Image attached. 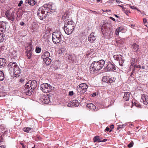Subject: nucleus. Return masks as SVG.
<instances>
[{"mask_svg":"<svg viewBox=\"0 0 148 148\" xmlns=\"http://www.w3.org/2000/svg\"><path fill=\"white\" fill-rule=\"evenodd\" d=\"M24 22H23V21H21L20 22V25H21V26H23V25H24Z\"/></svg>","mask_w":148,"mask_h":148,"instance_id":"obj_56","label":"nucleus"},{"mask_svg":"<svg viewBox=\"0 0 148 148\" xmlns=\"http://www.w3.org/2000/svg\"><path fill=\"white\" fill-rule=\"evenodd\" d=\"M87 107L89 109H91L92 110H93L95 111L97 110L96 109V106L92 103H89L87 105Z\"/></svg>","mask_w":148,"mask_h":148,"instance_id":"obj_20","label":"nucleus"},{"mask_svg":"<svg viewBox=\"0 0 148 148\" xmlns=\"http://www.w3.org/2000/svg\"><path fill=\"white\" fill-rule=\"evenodd\" d=\"M8 71L10 74H13L15 77H18L21 73V70L15 62H10L8 65Z\"/></svg>","mask_w":148,"mask_h":148,"instance_id":"obj_1","label":"nucleus"},{"mask_svg":"<svg viewBox=\"0 0 148 148\" xmlns=\"http://www.w3.org/2000/svg\"><path fill=\"white\" fill-rule=\"evenodd\" d=\"M41 51V49L39 47H36V52L37 53H40Z\"/></svg>","mask_w":148,"mask_h":148,"instance_id":"obj_34","label":"nucleus"},{"mask_svg":"<svg viewBox=\"0 0 148 148\" xmlns=\"http://www.w3.org/2000/svg\"><path fill=\"white\" fill-rule=\"evenodd\" d=\"M40 89L44 93H48L54 89V88L50 84L47 83H44L40 85Z\"/></svg>","mask_w":148,"mask_h":148,"instance_id":"obj_5","label":"nucleus"},{"mask_svg":"<svg viewBox=\"0 0 148 148\" xmlns=\"http://www.w3.org/2000/svg\"><path fill=\"white\" fill-rule=\"evenodd\" d=\"M46 10V12L53 13L56 9L55 5L52 3H49L48 4H45L43 5Z\"/></svg>","mask_w":148,"mask_h":148,"instance_id":"obj_6","label":"nucleus"},{"mask_svg":"<svg viewBox=\"0 0 148 148\" xmlns=\"http://www.w3.org/2000/svg\"><path fill=\"white\" fill-rule=\"evenodd\" d=\"M141 68L142 69H145V66H142Z\"/></svg>","mask_w":148,"mask_h":148,"instance_id":"obj_63","label":"nucleus"},{"mask_svg":"<svg viewBox=\"0 0 148 148\" xmlns=\"http://www.w3.org/2000/svg\"><path fill=\"white\" fill-rule=\"evenodd\" d=\"M134 105H135V106H136L138 108H140L141 107V106L138 103H135L134 104Z\"/></svg>","mask_w":148,"mask_h":148,"instance_id":"obj_46","label":"nucleus"},{"mask_svg":"<svg viewBox=\"0 0 148 148\" xmlns=\"http://www.w3.org/2000/svg\"><path fill=\"white\" fill-rule=\"evenodd\" d=\"M114 125H113L112 124L110 125V127L111 129V130H112V129L114 128Z\"/></svg>","mask_w":148,"mask_h":148,"instance_id":"obj_54","label":"nucleus"},{"mask_svg":"<svg viewBox=\"0 0 148 148\" xmlns=\"http://www.w3.org/2000/svg\"><path fill=\"white\" fill-rule=\"evenodd\" d=\"M143 21L144 23L145 24L146 23L147 19L146 18H144L143 19Z\"/></svg>","mask_w":148,"mask_h":148,"instance_id":"obj_53","label":"nucleus"},{"mask_svg":"<svg viewBox=\"0 0 148 148\" xmlns=\"http://www.w3.org/2000/svg\"><path fill=\"white\" fill-rule=\"evenodd\" d=\"M65 51V49L64 47H61V48H59L58 51V53L59 54H62Z\"/></svg>","mask_w":148,"mask_h":148,"instance_id":"obj_28","label":"nucleus"},{"mask_svg":"<svg viewBox=\"0 0 148 148\" xmlns=\"http://www.w3.org/2000/svg\"><path fill=\"white\" fill-rule=\"evenodd\" d=\"M21 145L22 146L23 148H25V146L23 143H21Z\"/></svg>","mask_w":148,"mask_h":148,"instance_id":"obj_59","label":"nucleus"},{"mask_svg":"<svg viewBox=\"0 0 148 148\" xmlns=\"http://www.w3.org/2000/svg\"><path fill=\"white\" fill-rule=\"evenodd\" d=\"M26 2L29 5H34L36 3L34 0H26Z\"/></svg>","mask_w":148,"mask_h":148,"instance_id":"obj_26","label":"nucleus"},{"mask_svg":"<svg viewBox=\"0 0 148 148\" xmlns=\"http://www.w3.org/2000/svg\"><path fill=\"white\" fill-rule=\"evenodd\" d=\"M105 69L106 70L109 71H114L116 69L115 65L111 62H109Z\"/></svg>","mask_w":148,"mask_h":148,"instance_id":"obj_11","label":"nucleus"},{"mask_svg":"<svg viewBox=\"0 0 148 148\" xmlns=\"http://www.w3.org/2000/svg\"><path fill=\"white\" fill-rule=\"evenodd\" d=\"M64 25L66 27H68L71 29H74L75 25V23L72 20L68 21L66 23H65Z\"/></svg>","mask_w":148,"mask_h":148,"instance_id":"obj_15","label":"nucleus"},{"mask_svg":"<svg viewBox=\"0 0 148 148\" xmlns=\"http://www.w3.org/2000/svg\"><path fill=\"white\" fill-rule=\"evenodd\" d=\"M88 86L86 83H82L77 86V90L80 94H84L86 91Z\"/></svg>","mask_w":148,"mask_h":148,"instance_id":"obj_8","label":"nucleus"},{"mask_svg":"<svg viewBox=\"0 0 148 148\" xmlns=\"http://www.w3.org/2000/svg\"><path fill=\"white\" fill-rule=\"evenodd\" d=\"M126 124H124L122 125H118L117 128V130H119L120 128H124L125 126H126Z\"/></svg>","mask_w":148,"mask_h":148,"instance_id":"obj_32","label":"nucleus"},{"mask_svg":"<svg viewBox=\"0 0 148 148\" xmlns=\"http://www.w3.org/2000/svg\"><path fill=\"white\" fill-rule=\"evenodd\" d=\"M5 129V127L3 125H0V130H4Z\"/></svg>","mask_w":148,"mask_h":148,"instance_id":"obj_42","label":"nucleus"},{"mask_svg":"<svg viewBox=\"0 0 148 148\" xmlns=\"http://www.w3.org/2000/svg\"><path fill=\"white\" fill-rule=\"evenodd\" d=\"M14 14L15 12L14 11L10 13V10H8L6 12L5 15L8 19L11 22H13L15 18Z\"/></svg>","mask_w":148,"mask_h":148,"instance_id":"obj_9","label":"nucleus"},{"mask_svg":"<svg viewBox=\"0 0 148 148\" xmlns=\"http://www.w3.org/2000/svg\"><path fill=\"white\" fill-rule=\"evenodd\" d=\"M109 24L107 23H104L102 25L101 27V31L102 33H106L108 30V26Z\"/></svg>","mask_w":148,"mask_h":148,"instance_id":"obj_18","label":"nucleus"},{"mask_svg":"<svg viewBox=\"0 0 148 148\" xmlns=\"http://www.w3.org/2000/svg\"><path fill=\"white\" fill-rule=\"evenodd\" d=\"M115 79L114 77H111L109 79V82L110 83H112L114 82Z\"/></svg>","mask_w":148,"mask_h":148,"instance_id":"obj_38","label":"nucleus"},{"mask_svg":"<svg viewBox=\"0 0 148 148\" xmlns=\"http://www.w3.org/2000/svg\"><path fill=\"white\" fill-rule=\"evenodd\" d=\"M134 67H136L137 68H141V66L140 65H135L134 66Z\"/></svg>","mask_w":148,"mask_h":148,"instance_id":"obj_48","label":"nucleus"},{"mask_svg":"<svg viewBox=\"0 0 148 148\" xmlns=\"http://www.w3.org/2000/svg\"><path fill=\"white\" fill-rule=\"evenodd\" d=\"M116 2L118 3L119 4H120L121 3V1H120L119 0H116Z\"/></svg>","mask_w":148,"mask_h":148,"instance_id":"obj_52","label":"nucleus"},{"mask_svg":"<svg viewBox=\"0 0 148 148\" xmlns=\"http://www.w3.org/2000/svg\"><path fill=\"white\" fill-rule=\"evenodd\" d=\"M141 101L143 102L145 105H148V96L144 95H142L141 97Z\"/></svg>","mask_w":148,"mask_h":148,"instance_id":"obj_16","label":"nucleus"},{"mask_svg":"<svg viewBox=\"0 0 148 148\" xmlns=\"http://www.w3.org/2000/svg\"><path fill=\"white\" fill-rule=\"evenodd\" d=\"M94 33H91L88 38V41L91 42H93L96 39V37L94 36Z\"/></svg>","mask_w":148,"mask_h":148,"instance_id":"obj_19","label":"nucleus"},{"mask_svg":"<svg viewBox=\"0 0 148 148\" xmlns=\"http://www.w3.org/2000/svg\"><path fill=\"white\" fill-rule=\"evenodd\" d=\"M120 28H117L115 31V34L116 35H118L119 34V33L120 32L119 31Z\"/></svg>","mask_w":148,"mask_h":148,"instance_id":"obj_43","label":"nucleus"},{"mask_svg":"<svg viewBox=\"0 0 148 148\" xmlns=\"http://www.w3.org/2000/svg\"><path fill=\"white\" fill-rule=\"evenodd\" d=\"M121 60H120V61H119V65L121 66H123V63L124 62V60L123 59H121Z\"/></svg>","mask_w":148,"mask_h":148,"instance_id":"obj_37","label":"nucleus"},{"mask_svg":"<svg viewBox=\"0 0 148 148\" xmlns=\"http://www.w3.org/2000/svg\"><path fill=\"white\" fill-rule=\"evenodd\" d=\"M40 101L43 103L47 104L50 101V98L48 95H42Z\"/></svg>","mask_w":148,"mask_h":148,"instance_id":"obj_10","label":"nucleus"},{"mask_svg":"<svg viewBox=\"0 0 148 148\" xmlns=\"http://www.w3.org/2000/svg\"><path fill=\"white\" fill-rule=\"evenodd\" d=\"M100 136H97L94 137L93 138V142L94 143L97 142H101V140L100 138Z\"/></svg>","mask_w":148,"mask_h":148,"instance_id":"obj_25","label":"nucleus"},{"mask_svg":"<svg viewBox=\"0 0 148 148\" xmlns=\"http://www.w3.org/2000/svg\"><path fill=\"white\" fill-rule=\"evenodd\" d=\"M50 56L49 53L48 51L45 52L44 54L42 56V58L44 59L46 58H48Z\"/></svg>","mask_w":148,"mask_h":148,"instance_id":"obj_23","label":"nucleus"},{"mask_svg":"<svg viewBox=\"0 0 148 148\" xmlns=\"http://www.w3.org/2000/svg\"><path fill=\"white\" fill-rule=\"evenodd\" d=\"M64 29L65 33L68 35L71 34L73 30V29L68 27H66L65 25H64Z\"/></svg>","mask_w":148,"mask_h":148,"instance_id":"obj_17","label":"nucleus"},{"mask_svg":"<svg viewBox=\"0 0 148 148\" xmlns=\"http://www.w3.org/2000/svg\"><path fill=\"white\" fill-rule=\"evenodd\" d=\"M118 28H120L119 31L122 32H123L126 31V30L125 29L123 28L122 27H119Z\"/></svg>","mask_w":148,"mask_h":148,"instance_id":"obj_41","label":"nucleus"},{"mask_svg":"<svg viewBox=\"0 0 148 148\" xmlns=\"http://www.w3.org/2000/svg\"><path fill=\"white\" fill-rule=\"evenodd\" d=\"M25 49L26 50V56L28 59H31L32 57V53L33 50L32 47H29V48L27 49L26 47Z\"/></svg>","mask_w":148,"mask_h":148,"instance_id":"obj_12","label":"nucleus"},{"mask_svg":"<svg viewBox=\"0 0 148 148\" xmlns=\"http://www.w3.org/2000/svg\"><path fill=\"white\" fill-rule=\"evenodd\" d=\"M73 94V91H70L69 93V95L70 96H72Z\"/></svg>","mask_w":148,"mask_h":148,"instance_id":"obj_49","label":"nucleus"},{"mask_svg":"<svg viewBox=\"0 0 148 148\" xmlns=\"http://www.w3.org/2000/svg\"><path fill=\"white\" fill-rule=\"evenodd\" d=\"M130 8L133 9H135L136 10V8L134 6L132 5H130Z\"/></svg>","mask_w":148,"mask_h":148,"instance_id":"obj_47","label":"nucleus"},{"mask_svg":"<svg viewBox=\"0 0 148 148\" xmlns=\"http://www.w3.org/2000/svg\"><path fill=\"white\" fill-rule=\"evenodd\" d=\"M45 9L43 5L39 8L38 11V15L40 20H42L46 17L47 14H45Z\"/></svg>","mask_w":148,"mask_h":148,"instance_id":"obj_7","label":"nucleus"},{"mask_svg":"<svg viewBox=\"0 0 148 148\" xmlns=\"http://www.w3.org/2000/svg\"><path fill=\"white\" fill-rule=\"evenodd\" d=\"M133 73H134V71H132L131 73V74H130V76H132V75L133 74Z\"/></svg>","mask_w":148,"mask_h":148,"instance_id":"obj_62","label":"nucleus"},{"mask_svg":"<svg viewBox=\"0 0 148 148\" xmlns=\"http://www.w3.org/2000/svg\"><path fill=\"white\" fill-rule=\"evenodd\" d=\"M105 130L106 131L109 132H111L112 131V130H110V128L108 127L106 128Z\"/></svg>","mask_w":148,"mask_h":148,"instance_id":"obj_44","label":"nucleus"},{"mask_svg":"<svg viewBox=\"0 0 148 148\" xmlns=\"http://www.w3.org/2000/svg\"><path fill=\"white\" fill-rule=\"evenodd\" d=\"M52 40L55 44L60 43H61L62 38V35L60 31H57L53 33L52 35Z\"/></svg>","mask_w":148,"mask_h":148,"instance_id":"obj_4","label":"nucleus"},{"mask_svg":"<svg viewBox=\"0 0 148 148\" xmlns=\"http://www.w3.org/2000/svg\"><path fill=\"white\" fill-rule=\"evenodd\" d=\"M110 19H111V20H112L113 21H115V18H113L112 17H110Z\"/></svg>","mask_w":148,"mask_h":148,"instance_id":"obj_55","label":"nucleus"},{"mask_svg":"<svg viewBox=\"0 0 148 148\" xmlns=\"http://www.w3.org/2000/svg\"><path fill=\"white\" fill-rule=\"evenodd\" d=\"M3 35L2 34L0 33V42L3 41L4 40Z\"/></svg>","mask_w":148,"mask_h":148,"instance_id":"obj_36","label":"nucleus"},{"mask_svg":"<svg viewBox=\"0 0 148 148\" xmlns=\"http://www.w3.org/2000/svg\"><path fill=\"white\" fill-rule=\"evenodd\" d=\"M124 11V12L127 15H128V13H130V11L128 10H125V11Z\"/></svg>","mask_w":148,"mask_h":148,"instance_id":"obj_45","label":"nucleus"},{"mask_svg":"<svg viewBox=\"0 0 148 148\" xmlns=\"http://www.w3.org/2000/svg\"><path fill=\"white\" fill-rule=\"evenodd\" d=\"M79 104V102L77 100H73L71 101L68 103V106L72 107L73 106L77 107Z\"/></svg>","mask_w":148,"mask_h":148,"instance_id":"obj_14","label":"nucleus"},{"mask_svg":"<svg viewBox=\"0 0 148 148\" xmlns=\"http://www.w3.org/2000/svg\"><path fill=\"white\" fill-rule=\"evenodd\" d=\"M22 15V12H21V11L20 12L19 14H17V16L19 19H21V18Z\"/></svg>","mask_w":148,"mask_h":148,"instance_id":"obj_39","label":"nucleus"},{"mask_svg":"<svg viewBox=\"0 0 148 148\" xmlns=\"http://www.w3.org/2000/svg\"><path fill=\"white\" fill-rule=\"evenodd\" d=\"M118 6L121 7L123 9V11H125V8L123 7V6H122V5H118Z\"/></svg>","mask_w":148,"mask_h":148,"instance_id":"obj_51","label":"nucleus"},{"mask_svg":"<svg viewBox=\"0 0 148 148\" xmlns=\"http://www.w3.org/2000/svg\"><path fill=\"white\" fill-rule=\"evenodd\" d=\"M107 140L106 139H103L102 140H101V142H105Z\"/></svg>","mask_w":148,"mask_h":148,"instance_id":"obj_57","label":"nucleus"},{"mask_svg":"<svg viewBox=\"0 0 148 148\" xmlns=\"http://www.w3.org/2000/svg\"><path fill=\"white\" fill-rule=\"evenodd\" d=\"M147 24L146 25L145 24V25H146L147 27H148V23H146Z\"/></svg>","mask_w":148,"mask_h":148,"instance_id":"obj_64","label":"nucleus"},{"mask_svg":"<svg viewBox=\"0 0 148 148\" xmlns=\"http://www.w3.org/2000/svg\"><path fill=\"white\" fill-rule=\"evenodd\" d=\"M135 58H132L130 61L131 65L133 66L135 63Z\"/></svg>","mask_w":148,"mask_h":148,"instance_id":"obj_35","label":"nucleus"},{"mask_svg":"<svg viewBox=\"0 0 148 148\" xmlns=\"http://www.w3.org/2000/svg\"><path fill=\"white\" fill-rule=\"evenodd\" d=\"M133 46H138L137 45H136V43H134L133 44Z\"/></svg>","mask_w":148,"mask_h":148,"instance_id":"obj_61","label":"nucleus"},{"mask_svg":"<svg viewBox=\"0 0 148 148\" xmlns=\"http://www.w3.org/2000/svg\"><path fill=\"white\" fill-rule=\"evenodd\" d=\"M7 23L6 22H0V33L5 32L6 29V25Z\"/></svg>","mask_w":148,"mask_h":148,"instance_id":"obj_13","label":"nucleus"},{"mask_svg":"<svg viewBox=\"0 0 148 148\" xmlns=\"http://www.w3.org/2000/svg\"><path fill=\"white\" fill-rule=\"evenodd\" d=\"M130 94V93L129 92H125L123 97V99L125 101H129Z\"/></svg>","mask_w":148,"mask_h":148,"instance_id":"obj_21","label":"nucleus"},{"mask_svg":"<svg viewBox=\"0 0 148 148\" xmlns=\"http://www.w3.org/2000/svg\"><path fill=\"white\" fill-rule=\"evenodd\" d=\"M92 96L93 97H94L96 96V94L95 93H94L92 94Z\"/></svg>","mask_w":148,"mask_h":148,"instance_id":"obj_60","label":"nucleus"},{"mask_svg":"<svg viewBox=\"0 0 148 148\" xmlns=\"http://www.w3.org/2000/svg\"><path fill=\"white\" fill-rule=\"evenodd\" d=\"M74 55H69L68 57V59L69 60H71V61H74Z\"/></svg>","mask_w":148,"mask_h":148,"instance_id":"obj_33","label":"nucleus"},{"mask_svg":"<svg viewBox=\"0 0 148 148\" xmlns=\"http://www.w3.org/2000/svg\"><path fill=\"white\" fill-rule=\"evenodd\" d=\"M43 60L47 65L49 64L51 62V60L49 58L43 59Z\"/></svg>","mask_w":148,"mask_h":148,"instance_id":"obj_30","label":"nucleus"},{"mask_svg":"<svg viewBox=\"0 0 148 148\" xmlns=\"http://www.w3.org/2000/svg\"><path fill=\"white\" fill-rule=\"evenodd\" d=\"M113 57L115 60L120 61V60L122 59L123 56L121 55H114Z\"/></svg>","mask_w":148,"mask_h":148,"instance_id":"obj_24","label":"nucleus"},{"mask_svg":"<svg viewBox=\"0 0 148 148\" xmlns=\"http://www.w3.org/2000/svg\"><path fill=\"white\" fill-rule=\"evenodd\" d=\"M5 60L3 58H0V67L5 64Z\"/></svg>","mask_w":148,"mask_h":148,"instance_id":"obj_27","label":"nucleus"},{"mask_svg":"<svg viewBox=\"0 0 148 148\" xmlns=\"http://www.w3.org/2000/svg\"><path fill=\"white\" fill-rule=\"evenodd\" d=\"M4 78L3 73L2 71H0V81H3Z\"/></svg>","mask_w":148,"mask_h":148,"instance_id":"obj_31","label":"nucleus"},{"mask_svg":"<svg viewBox=\"0 0 148 148\" xmlns=\"http://www.w3.org/2000/svg\"><path fill=\"white\" fill-rule=\"evenodd\" d=\"M105 61L103 60L98 62H93L90 66V73L93 74L95 71H97L101 69L104 66Z\"/></svg>","mask_w":148,"mask_h":148,"instance_id":"obj_2","label":"nucleus"},{"mask_svg":"<svg viewBox=\"0 0 148 148\" xmlns=\"http://www.w3.org/2000/svg\"><path fill=\"white\" fill-rule=\"evenodd\" d=\"M134 145V143L133 141H131L127 145V147L129 148L132 147Z\"/></svg>","mask_w":148,"mask_h":148,"instance_id":"obj_40","label":"nucleus"},{"mask_svg":"<svg viewBox=\"0 0 148 148\" xmlns=\"http://www.w3.org/2000/svg\"><path fill=\"white\" fill-rule=\"evenodd\" d=\"M32 30L33 31H35L36 30V28L35 27H33L32 28Z\"/></svg>","mask_w":148,"mask_h":148,"instance_id":"obj_58","label":"nucleus"},{"mask_svg":"<svg viewBox=\"0 0 148 148\" xmlns=\"http://www.w3.org/2000/svg\"><path fill=\"white\" fill-rule=\"evenodd\" d=\"M23 3V1H20L19 3L18 4V6L20 7L21 6L22 4Z\"/></svg>","mask_w":148,"mask_h":148,"instance_id":"obj_50","label":"nucleus"},{"mask_svg":"<svg viewBox=\"0 0 148 148\" xmlns=\"http://www.w3.org/2000/svg\"><path fill=\"white\" fill-rule=\"evenodd\" d=\"M37 82L36 81L33 80L32 81H29L25 85V88L26 90V93L29 95H31L33 90L37 86Z\"/></svg>","mask_w":148,"mask_h":148,"instance_id":"obj_3","label":"nucleus"},{"mask_svg":"<svg viewBox=\"0 0 148 148\" xmlns=\"http://www.w3.org/2000/svg\"><path fill=\"white\" fill-rule=\"evenodd\" d=\"M23 130L25 132L27 133L32 132L33 131V129L31 127H24Z\"/></svg>","mask_w":148,"mask_h":148,"instance_id":"obj_22","label":"nucleus"},{"mask_svg":"<svg viewBox=\"0 0 148 148\" xmlns=\"http://www.w3.org/2000/svg\"><path fill=\"white\" fill-rule=\"evenodd\" d=\"M69 15L67 13H65L64 15H63L62 17V19L63 21H65L68 19L69 18Z\"/></svg>","mask_w":148,"mask_h":148,"instance_id":"obj_29","label":"nucleus"}]
</instances>
